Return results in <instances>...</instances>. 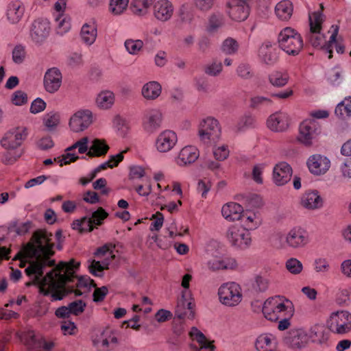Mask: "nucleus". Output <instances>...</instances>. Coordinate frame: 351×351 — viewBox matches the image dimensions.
I'll return each mask as SVG.
<instances>
[{
  "mask_svg": "<svg viewBox=\"0 0 351 351\" xmlns=\"http://www.w3.org/2000/svg\"><path fill=\"white\" fill-rule=\"evenodd\" d=\"M207 267L212 271L220 269H234L237 267V263L232 258L213 257L207 262Z\"/></svg>",
  "mask_w": 351,
  "mask_h": 351,
  "instance_id": "a878e982",
  "label": "nucleus"
},
{
  "mask_svg": "<svg viewBox=\"0 0 351 351\" xmlns=\"http://www.w3.org/2000/svg\"><path fill=\"white\" fill-rule=\"evenodd\" d=\"M25 12L23 3L19 1L10 3L7 8V19L12 24H16L22 19Z\"/></svg>",
  "mask_w": 351,
  "mask_h": 351,
  "instance_id": "bb28decb",
  "label": "nucleus"
},
{
  "mask_svg": "<svg viewBox=\"0 0 351 351\" xmlns=\"http://www.w3.org/2000/svg\"><path fill=\"white\" fill-rule=\"evenodd\" d=\"M151 220H153V222L151 224L150 230L152 231H158L162 228L163 224V215L160 212H157L155 214L152 215Z\"/></svg>",
  "mask_w": 351,
  "mask_h": 351,
  "instance_id": "338daca9",
  "label": "nucleus"
},
{
  "mask_svg": "<svg viewBox=\"0 0 351 351\" xmlns=\"http://www.w3.org/2000/svg\"><path fill=\"white\" fill-rule=\"evenodd\" d=\"M128 0H110L109 10L114 15H120L126 10Z\"/></svg>",
  "mask_w": 351,
  "mask_h": 351,
  "instance_id": "3c124183",
  "label": "nucleus"
},
{
  "mask_svg": "<svg viewBox=\"0 0 351 351\" xmlns=\"http://www.w3.org/2000/svg\"><path fill=\"white\" fill-rule=\"evenodd\" d=\"M221 133L217 120L213 117H207L202 120L199 125L198 135L199 140L208 145L216 142Z\"/></svg>",
  "mask_w": 351,
  "mask_h": 351,
  "instance_id": "423d86ee",
  "label": "nucleus"
},
{
  "mask_svg": "<svg viewBox=\"0 0 351 351\" xmlns=\"http://www.w3.org/2000/svg\"><path fill=\"white\" fill-rule=\"evenodd\" d=\"M68 306L71 310V314L77 315L84 311L86 304L82 300H77L71 302Z\"/></svg>",
  "mask_w": 351,
  "mask_h": 351,
  "instance_id": "774afa93",
  "label": "nucleus"
},
{
  "mask_svg": "<svg viewBox=\"0 0 351 351\" xmlns=\"http://www.w3.org/2000/svg\"><path fill=\"white\" fill-rule=\"evenodd\" d=\"M70 28V19L68 17L59 14L56 18V32L58 34L62 36L68 32Z\"/></svg>",
  "mask_w": 351,
  "mask_h": 351,
  "instance_id": "37998d69",
  "label": "nucleus"
},
{
  "mask_svg": "<svg viewBox=\"0 0 351 351\" xmlns=\"http://www.w3.org/2000/svg\"><path fill=\"white\" fill-rule=\"evenodd\" d=\"M269 286V281L267 278L256 276L252 284V289L256 292L265 291Z\"/></svg>",
  "mask_w": 351,
  "mask_h": 351,
  "instance_id": "13d9d810",
  "label": "nucleus"
},
{
  "mask_svg": "<svg viewBox=\"0 0 351 351\" xmlns=\"http://www.w3.org/2000/svg\"><path fill=\"white\" fill-rule=\"evenodd\" d=\"M117 339L115 337L108 333L104 332L101 337L96 339L94 342L96 346L101 348L102 349H107L110 343L115 344Z\"/></svg>",
  "mask_w": 351,
  "mask_h": 351,
  "instance_id": "5fc2aeb1",
  "label": "nucleus"
},
{
  "mask_svg": "<svg viewBox=\"0 0 351 351\" xmlns=\"http://www.w3.org/2000/svg\"><path fill=\"white\" fill-rule=\"evenodd\" d=\"M258 58L267 65H274L278 60V49L270 41L264 42L258 49Z\"/></svg>",
  "mask_w": 351,
  "mask_h": 351,
  "instance_id": "aec40b11",
  "label": "nucleus"
},
{
  "mask_svg": "<svg viewBox=\"0 0 351 351\" xmlns=\"http://www.w3.org/2000/svg\"><path fill=\"white\" fill-rule=\"evenodd\" d=\"M114 247L111 244H106L97 248V251L95 252V255L99 258H101L104 256L106 257L101 262L95 260L91 262L88 266V269L93 275L95 276H102L103 271L108 269V265L115 258V255L113 254Z\"/></svg>",
  "mask_w": 351,
  "mask_h": 351,
  "instance_id": "20e7f679",
  "label": "nucleus"
},
{
  "mask_svg": "<svg viewBox=\"0 0 351 351\" xmlns=\"http://www.w3.org/2000/svg\"><path fill=\"white\" fill-rule=\"evenodd\" d=\"M285 242L289 247L294 249L303 247L308 242V233L301 228H293L287 234Z\"/></svg>",
  "mask_w": 351,
  "mask_h": 351,
  "instance_id": "f3484780",
  "label": "nucleus"
},
{
  "mask_svg": "<svg viewBox=\"0 0 351 351\" xmlns=\"http://www.w3.org/2000/svg\"><path fill=\"white\" fill-rule=\"evenodd\" d=\"M114 102V95L110 90H104L96 98L97 106L102 109L111 108Z\"/></svg>",
  "mask_w": 351,
  "mask_h": 351,
  "instance_id": "e433bc0d",
  "label": "nucleus"
},
{
  "mask_svg": "<svg viewBox=\"0 0 351 351\" xmlns=\"http://www.w3.org/2000/svg\"><path fill=\"white\" fill-rule=\"evenodd\" d=\"M278 40L280 49L289 55L297 56L303 48L302 36L291 27H287L281 30Z\"/></svg>",
  "mask_w": 351,
  "mask_h": 351,
  "instance_id": "7ed1b4c3",
  "label": "nucleus"
},
{
  "mask_svg": "<svg viewBox=\"0 0 351 351\" xmlns=\"http://www.w3.org/2000/svg\"><path fill=\"white\" fill-rule=\"evenodd\" d=\"M81 38L83 43L90 46L93 45L97 36V25L95 23H85L80 33Z\"/></svg>",
  "mask_w": 351,
  "mask_h": 351,
  "instance_id": "473e14b6",
  "label": "nucleus"
},
{
  "mask_svg": "<svg viewBox=\"0 0 351 351\" xmlns=\"http://www.w3.org/2000/svg\"><path fill=\"white\" fill-rule=\"evenodd\" d=\"M27 135V130L25 128H19L9 131L1 139V146L9 151L16 149L21 146Z\"/></svg>",
  "mask_w": 351,
  "mask_h": 351,
  "instance_id": "f8f14e48",
  "label": "nucleus"
},
{
  "mask_svg": "<svg viewBox=\"0 0 351 351\" xmlns=\"http://www.w3.org/2000/svg\"><path fill=\"white\" fill-rule=\"evenodd\" d=\"M222 71V64L220 62L213 61L212 63L207 64L204 68L206 74L210 76H217Z\"/></svg>",
  "mask_w": 351,
  "mask_h": 351,
  "instance_id": "052dcab7",
  "label": "nucleus"
},
{
  "mask_svg": "<svg viewBox=\"0 0 351 351\" xmlns=\"http://www.w3.org/2000/svg\"><path fill=\"white\" fill-rule=\"evenodd\" d=\"M224 16L221 12H213L208 18L207 30L210 33H214L218 31L219 28L224 25Z\"/></svg>",
  "mask_w": 351,
  "mask_h": 351,
  "instance_id": "4c0bfd02",
  "label": "nucleus"
},
{
  "mask_svg": "<svg viewBox=\"0 0 351 351\" xmlns=\"http://www.w3.org/2000/svg\"><path fill=\"white\" fill-rule=\"evenodd\" d=\"M162 120V114L159 110H147L143 119L144 129L148 132L153 133L160 128Z\"/></svg>",
  "mask_w": 351,
  "mask_h": 351,
  "instance_id": "4be33fe9",
  "label": "nucleus"
},
{
  "mask_svg": "<svg viewBox=\"0 0 351 351\" xmlns=\"http://www.w3.org/2000/svg\"><path fill=\"white\" fill-rule=\"evenodd\" d=\"M335 113L339 119L351 117V97L345 98L337 106Z\"/></svg>",
  "mask_w": 351,
  "mask_h": 351,
  "instance_id": "ea45409f",
  "label": "nucleus"
},
{
  "mask_svg": "<svg viewBox=\"0 0 351 351\" xmlns=\"http://www.w3.org/2000/svg\"><path fill=\"white\" fill-rule=\"evenodd\" d=\"M239 220H241L244 228L248 231L257 228L261 223L260 215L250 211L243 212Z\"/></svg>",
  "mask_w": 351,
  "mask_h": 351,
  "instance_id": "72a5a7b5",
  "label": "nucleus"
},
{
  "mask_svg": "<svg viewBox=\"0 0 351 351\" xmlns=\"http://www.w3.org/2000/svg\"><path fill=\"white\" fill-rule=\"evenodd\" d=\"M320 133V128L315 120H305L300 123L298 140L306 146H311L312 141Z\"/></svg>",
  "mask_w": 351,
  "mask_h": 351,
  "instance_id": "9d476101",
  "label": "nucleus"
},
{
  "mask_svg": "<svg viewBox=\"0 0 351 351\" xmlns=\"http://www.w3.org/2000/svg\"><path fill=\"white\" fill-rule=\"evenodd\" d=\"M62 75L59 69L52 67L47 70L43 79L45 90L49 93L57 92L62 84Z\"/></svg>",
  "mask_w": 351,
  "mask_h": 351,
  "instance_id": "2eb2a0df",
  "label": "nucleus"
},
{
  "mask_svg": "<svg viewBox=\"0 0 351 351\" xmlns=\"http://www.w3.org/2000/svg\"><path fill=\"white\" fill-rule=\"evenodd\" d=\"M198 149L193 146H186L181 149L177 160L180 166H184L194 162L199 157Z\"/></svg>",
  "mask_w": 351,
  "mask_h": 351,
  "instance_id": "cd10ccee",
  "label": "nucleus"
},
{
  "mask_svg": "<svg viewBox=\"0 0 351 351\" xmlns=\"http://www.w3.org/2000/svg\"><path fill=\"white\" fill-rule=\"evenodd\" d=\"M239 47L238 42L235 39L229 37L223 41L221 50L225 54L233 55L237 52Z\"/></svg>",
  "mask_w": 351,
  "mask_h": 351,
  "instance_id": "de8ad7c7",
  "label": "nucleus"
},
{
  "mask_svg": "<svg viewBox=\"0 0 351 351\" xmlns=\"http://www.w3.org/2000/svg\"><path fill=\"white\" fill-rule=\"evenodd\" d=\"M189 335L193 340L199 343L200 349H208L210 351H214L215 349V346L212 342L208 341L205 335L197 328L193 327Z\"/></svg>",
  "mask_w": 351,
  "mask_h": 351,
  "instance_id": "c9c22d12",
  "label": "nucleus"
},
{
  "mask_svg": "<svg viewBox=\"0 0 351 351\" xmlns=\"http://www.w3.org/2000/svg\"><path fill=\"white\" fill-rule=\"evenodd\" d=\"M155 0H133L131 8L134 14L145 15Z\"/></svg>",
  "mask_w": 351,
  "mask_h": 351,
  "instance_id": "a19ab883",
  "label": "nucleus"
},
{
  "mask_svg": "<svg viewBox=\"0 0 351 351\" xmlns=\"http://www.w3.org/2000/svg\"><path fill=\"white\" fill-rule=\"evenodd\" d=\"M50 32L49 22L47 19H37L32 23L31 37L36 43H42Z\"/></svg>",
  "mask_w": 351,
  "mask_h": 351,
  "instance_id": "6ab92c4d",
  "label": "nucleus"
},
{
  "mask_svg": "<svg viewBox=\"0 0 351 351\" xmlns=\"http://www.w3.org/2000/svg\"><path fill=\"white\" fill-rule=\"evenodd\" d=\"M220 302L228 306L238 305L242 300L240 285L234 282H226L221 285L218 290Z\"/></svg>",
  "mask_w": 351,
  "mask_h": 351,
  "instance_id": "39448f33",
  "label": "nucleus"
},
{
  "mask_svg": "<svg viewBox=\"0 0 351 351\" xmlns=\"http://www.w3.org/2000/svg\"><path fill=\"white\" fill-rule=\"evenodd\" d=\"M31 227L32 223L30 221L23 223L15 221L10 224L8 230L10 232H15L18 235H24L30 230Z\"/></svg>",
  "mask_w": 351,
  "mask_h": 351,
  "instance_id": "864d4df0",
  "label": "nucleus"
},
{
  "mask_svg": "<svg viewBox=\"0 0 351 351\" xmlns=\"http://www.w3.org/2000/svg\"><path fill=\"white\" fill-rule=\"evenodd\" d=\"M173 12L171 3L167 0H160L154 6V16L159 21H167L171 19Z\"/></svg>",
  "mask_w": 351,
  "mask_h": 351,
  "instance_id": "b1692460",
  "label": "nucleus"
},
{
  "mask_svg": "<svg viewBox=\"0 0 351 351\" xmlns=\"http://www.w3.org/2000/svg\"><path fill=\"white\" fill-rule=\"evenodd\" d=\"M25 341L29 351H50L53 347V343L47 342L41 335H36L33 331L25 335Z\"/></svg>",
  "mask_w": 351,
  "mask_h": 351,
  "instance_id": "dca6fc26",
  "label": "nucleus"
},
{
  "mask_svg": "<svg viewBox=\"0 0 351 351\" xmlns=\"http://www.w3.org/2000/svg\"><path fill=\"white\" fill-rule=\"evenodd\" d=\"M161 91V85L158 82L151 81L143 86L141 94L147 100H155L160 96Z\"/></svg>",
  "mask_w": 351,
  "mask_h": 351,
  "instance_id": "2f4dec72",
  "label": "nucleus"
},
{
  "mask_svg": "<svg viewBox=\"0 0 351 351\" xmlns=\"http://www.w3.org/2000/svg\"><path fill=\"white\" fill-rule=\"evenodd\" d=\"M25 57V51L23 47L16 45L12 51V60L16 64H21Z\"/></svg>",
  "mask_w": 351,
  "mask_h": 351,
  "instance_id": "69168bd1",
  "label": "nucleus"
},
{
  "mask_svg": "<svg viewBox=\"0 0 351 351\" xmlns=\"http://www.w3.org/2000/svg\"><path fill=\"white\" fill-rule=\"evenodd\" d=\"M288 75L279 71H274L269 75V81L271 85L276 87H282L288 82Z\"/></svg>",
  "mask_w": 351,
  "mask_h": 351,
  "instance_id": "49530a36",
  "label": "nucleus"
},
{
  "mask_svg": "<svg viewBox=\"0 0 351 351\" xmlns=\"http://www.w3.org/2000/svg\"><path fill=\"white\" fill-rule=\"evenodd\" d=\"M286 268L293 274H300L303 269L302 263L296 258H291L287 261Z\"/></svg>",
  "mask_w": 351,
  "mask_h": 351,
  "instance_id": "bf43d9fd",
  "label": "nucleus"
},
{
  "mask_svg": "<svg viewBox=\"0 0 351 351\" xmlns=\"http://www.w3.org/2000/svg\"><path fill=\"white\" fill-rule=\"evenodd\" d=\"M88 142L89 140L88 137H83L72 146L68 147L66 151H72L73 149L77 148L80 154H84L88 149Z\"/></svg>",
  "mask_w": 351,
  "mask_h": 351,
  "instance_id": "680f3d73",
  "label": "nucleus"
},
{
  "mask_svg": "<svg viewBox=\"0 0 351 351\" xmlns=\"http://www.w3.org/2000/svg\"><path fill=\"white\" fill-rule=\"evenodd\" d=\"M108 149V145H106L104 141L94 139L92 141V144L87 155L90 157L103 156L107 153Z\"/></svg>",
  "mask_w": 351,
  "mask_h": 351,
  "instance_id": "58836bf2",
  "label": "nucleus"
},
{
  "mask_svg": "<svg viewBox=\"0 0 351 351\" xmlns=\"http://www.w3.org/2000/svg\"><path fill=\"white\" fill-rule=\"evenodd\" d=\"M277 17L282 21L289 20L293 14V5L291 1L285 0L279 2L275 8Z\"/></svg>",
  "mask_w": 351,
  "mask_h": 351,
  "instance_id": "f704fd0d",
  "label": "nucleus"
},
{
  "mask_svg": "<svg viewBox=\"0 0 351 351\" xmlns=\"http://www.w3.org/2000/svg\"><path fill=\"white\" fill-rule=\"evenodd\" d=\"M177 141V134L172 130H166L160 132L157 136L155 147L158 152L166 153L174 147Z\"/></svg>",
  "mask_w": 351,
  "mask_h": 351,
  "instance_id": "4468645a",
  "label": "nucleus"
},
{
  "mask_svg": "<svg viewBox=\"0 0 351 351\" xmlns=\"http://www.w3.org/2000/svg\"><path fill=\"white\" fill-rule=\"evenodd\" d=\"M291 175L292 169L287 162H280L274 167L273 180L276 185L282 186L287 183Z\"/></svg>",
  "mask_w": 351,
  "mask_h": 351,
  "instance_id": "5701e85b",
  "label": "nucleus"
},
{
  "mask_svg": "<svg viewBox=\"0 0 351 351\" xmlns=\"http://www.w3.org/2000/svg\"><path fill=\"white\" fill-rule=\"evenodd\" d=\"M126 51L132 55H136L142 49L143 42L141 40L128 39L124 43Z\"/></svg>",
  "mask_w": 351,
  "mask_h": 351,
  "instance_id": "603ef678",
  "label": "nucleus"
},
{
  "mask_svg": "<svg viewBox=\"0 0 351 351\" xmlns=\"http://www.w3.org/2000/svg\"><path fill=\"white\" fill-rule=\"evenodd\" d=\"M287 342L293 348H302L305 347L309 341L308 334L302 330L292 331L287 338Z\"/></svg>",
  "mask_w": 351,
  "mask_h": 351,
  "instance_id": "c85d7f7f",
  "label": "nucleus"
},
{
  "mask_svg": "<svg viewBox=\"0 0 351 351\" xmlns=\"http://www.w3.org/2000/svg\"><path fill=\"white\" fill-rule=\"evenodd\" d=\"M214 157L217 160L223 161L229 156V149L226 145L215 147L213 149Z\"/></svg>",
  "mask_w": 351,
  "mask_h": 351,
  "instance_id": "e2e57ef3",
  "label": "nucleus"
},
{
  "mask_svg": "<svg viewBox=\"0 0 351 351\" xmlns=\"http://www.w3.org/2000/svg\"><path fill=\"white\" fill-rule=\"evenodd\" d=\"M338 32V27H336L334 32L332 34V35L330 37V40L328 41V43H327L326 45H324V49H326V51L329 53L328 58H332V47L333 45L335 46L336 51L339 53H343L344 51V47L340 45L337 44L336 43V37Z\"/></svg>",
  "mask_w": 351,
  "mask_h": 351,
  "instance_id": "8fccbe9b",
  "label": "nucleus"
},
{
  "mask_svg": "<svg viewBox=\"0 0 351 351\" xmlns=\"http://www.w3.org/2000/svg\"><path fill=\"white\" fill-rule=\"evenodd\" d=\"M291 310V302L279 295L268 298L262 306L264 317L271 322L279 320Z\"/></svg>",
  "mask_w": 351,
  "mask_h": 351,
  "instance_id": "f03ea898",
  "label": "nucleus"
},
{
  "mask_svg": "<svg viewBox=\"0 0 351 351\" xmlns=\"http://www.w3.org/2000/svg\"><path fill=\"white\" fill-rule=\"evenodd\" d=\"M302 205L307 209H318L323 205L322 199L318 192L311 191L304 194L301 200Z\"/></svg>",
  "mask_w": 351,
  "mask_h": 351,
  "instance_id": "7c9ffc66",
  "label": "nucleus"
},
{
  "mask_svg": "<svg viewBox=\"0 0 351 351\" xmlns=\"http://www.w3.org/2000/svg\"><path fill=\"white\" fill-rule=\"evenodd\" d=\"M92 122V112L88 110H84L74 114L70 119L69 125L73 132H78L86 129Z\"/></svg>",
  "mask_w": 351,
  "mask_h": 351,
  "instance_id": "a211bd4d",
  "label": "nucleus"
},
{
  "mask_svg": "<svg viewBox=\"0 0 351 351\" xmlns=\"http://www.w3.org/2000/svg\"><path fill=\"white\" fill-rule=\"evenodd\" d=\"M324 330L321 326H315L311 328L308 334L309 340L322 343L324 341Z\"/></svg>",
  "mask_w": 351,
  "mask_h": 351,
  "instance_id": "4d7b16f0",
  "label": "nucleus"
},
{
  "mask_svg": "<svg viewBox=\"0 0 351 351\" xmlns=\"http://www.w3.org/2000/svg\"><path fill=\"white\" fill-rule=\"evenodd\" d=\"M249 0H232L226 5L229 17L237 22L244 21L250 14Z\"/></svg>",
  "mask_w": 351,
  "mask_h": 351,
  "instance_id": "9b49d317",
  "label": "nucleus"
},
{
  "mask_svg": "<svg viewBox=\"0 0 351 351\" xmlns=\"http://www.w3.org/2000/svg\"><path fill=\"white\" fill-rule=\"evenodd\" d=\"M127 152V149L122 151L121 152L116 154L111 155L109 157V160L96 168V171H101V170H104L109 168H113L114 167L118 166L119 162H121L123 160V154Z\"/></svg>",
  "mask_w": 351,
  "mask_h": 351,
  "instance_id": "79ce46f5",
  "label": "nucleus"
},
{
  "mask_svg": "<svg viewBox=\"0 0 351 351\" xmlns=\"http://www.w3.org/2000/svg\"><path fill=\"white\" fill-rule=\"evenodd\" d=\"M215 0H193L195 7L202 12H208L212 9Z\"/></svg>",
  "mask_w": 351,
  "mask_h": 351,
  "instance_id": "0e129e2a",
  "label": "nucleus"
},
{
  "mask_svg": "<svg viewBox=\"0 0 351 351\" xmlns=\"http://www.w3.org/2000/svg\"><path fill=\"white\" fill-rule=\"evenodd\" d=\"M43 121L48 130H53L60 123V114L56 112L51 111L44 116Z\"/></svg>",
  "mask_w": 351,
  "mask_h": 351,
  "instance_id": "09e8293b",
  "label": "nucleus"
},
{
  "mask_svg": "<svg viewBox=\"0 0 351 351\" xmlns=\"http://www.w3.org/2000/svg\"><path fill=\"white\" fill-rule=\"evenodd\" d=\"M330 330L343 335L351 330V313L347 311H338L331 313L327 321Z\"/></svg>",
  "mask_w": 351,
  "mask_h": 351,
  "instance_id": "0eeeda50",
  "label": "nucleus"
},
{
  "mask_svg": "<svg viewBox=\"0 0 351 351\" xmlns=\"http://www.w3.org/2000/svg\"><path fill=\"white\" fill-rule=\"evenodd\" d=\"M178 16L182 23H191L194 19V10L189 4H183L178 10Z\"/></svg>",
  "mask_w": 351,
  "mask_h": 351,
  "instance_id": "c03bdc74",
  "label": "nucleus"
},
{
  "mask_svg": "<svg viewBox=\"0 0 351 351\" xmlns=\"http://www.w3.org/2000/svg\"><path fill=\"white\" fill-rule=\"evenodd\" d=\"M267 126L275 132L285 131L289 126L288 115L283 112L271 114L267 119Z\"/></svg>",
  "mask_w": 351,
  "mask_h": 351,
  "instance_id": "393cba45",
  "label": "nucleus"
},
{
  "mask_svg": "<svg viewBox=\"0 0 351 351\" xmlns=\"http://www.w3.org/2000/svg\"><path fill=\"white\" fill-rule=\"evenodd\" d=\"M310 172L315 176L325 174L330 167V160L322 154L311 156L306 162Z\"/></svg>",
  "mask_w": 351,
  "mask_h": 351,
  "instance_id": "ddd939ff",
  "label": "nucleus"
},
{
  "mask_svg": "<svg viewBox=\"0 0 351 351\" xmlns=\"http://www.w3.org/2000/svg\"><path fill=\"white\" fill-rule=\"evenodd\" d=\"M323 21L324 15L321 12H314L309 14L310 32L307 37L313 47L320 46L324 40V36L320 34Z\"/></svg>",
  "mask_w": 351,
  "mask_h": 351,
  "instance_id": "1a4fd4ad",
  "label": "nucleus"
},
{
  "mask_svg": "<svg viewBox=\"0 0 351 351\" xmlns=\"http://www.w3.org/2000/svg\"><path fill=\"white\" fill-rule=\"evenodd\" d=\"M243 212L242 206L235 202H229L221 208L222 215L229 221L239 220Z\"/></svg>",
  "mask_w": 351,
  "mask_h": 351,
  "instance_id": "c756f323",
  "label": "nucleus"
},
{
  "mask_svg": "<svg viewBox=\"0 0 351 351\" xmlns=\"http://www.w3.org/2000/svg\"><path fill=\"white\" fill-rule=\"evenodd\" d=\"M226 238L233 247L240 250L248 248L252 243L250 232L240 226H230L226 232Z\"/></svg>",
  "mask_w": 351,
  "mask_h": 351,
  "instance_id": "6e6552de",
  "label": "nucleus"
},
{
  "mask_svg": "<svg viewBox=\"0 0 351 351\" xmlns=\"http://www.w3.org/2000/svg\"><path fill=\"white\" fill-rule=\"evenodd\" d=\"M272 104L273 101L269 97L261 95L254 96L250 100V107L253 109H261Z\"/></svg>",
  "mask_w": 351,
  "mask_h": 351,
  "instance_id": "a18cd8bd",
  "label": "nucleus"
},
{
  "mask_svg": "<svg viewBox=\"0 0 351 351\" xmlns=\"http://www.w3.org/2000/svg\"><path fill=\"white\" fill-rule=\"evenodd\" d=\"M274 341V338L270 335H260L255 343V346L257 350L261 351V350L270 348Z\"/></svg>",
  "mask_w": 351,
  "mask_h": 351,
  "instance_id": "6e6d98bb",
  "label": "nucleus"
},
{
  "mask_svg": "<svg viewBox=\"0 0 351 351\" xmlns=\"http://www.w3.org/2000/svg\"><path fill=\"white\" fill-rule=\"evenodd\" d=\"M108 215V213L99 207L92 213L91 217H84L82 218V232L93 231V226L101 225Z\"/></svg>",
  "mask_w": 351,
  "mask_h": 351,
  "instance_id": "412c9836",
  "label": "nucleus"
},
{
  "mask_svg": "<svg viewBox=\"0 0 351 351\" xmlns=\"http://www.w3.org/2000/svg\"><path fill=\"white\" fill-rule=\"evenodd\" d=\"M52 237V234L46 230H38L27 245L28 253L34 259L25 269L26 274L33 277L32 282H27V286L38 285L40 293L49 295L51 301L60 300L70 293H74L76 296L88 293L92 286L95 287L94 282L87 276L77 278L75 272L80 264L73 260L60 262L43 276L46 266L55 265V261L50 259L54 254Z\"/></svg>",
  "mask_w": 351,
  "mask_h": 351,
  "instance_id": "f257e3e1",
  "label": "nucleus"
}]
</instances>
